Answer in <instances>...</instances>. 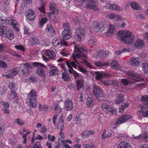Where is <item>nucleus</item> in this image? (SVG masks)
I'll use <instances>...</instances> for the list:
<instances>
[{"mask_svg":"<svg viewBox=\"0 0 148 148\" xmlns=\"http://www.w3.org/2000/svg\"><path fill=\"white\" fill-rule=\"evenodd\" d=\"M63 27L64 30L62 32V36L66 40H68L71 37V32L69 24L67 23H64Z\"/></svg>","mask_w":148,"mask_h":148,"instance_id":"423d86ee","label":"nucleus"},{"mask_svg":"<svg viewBox=\"0 0 148 148\" xmlns=\"http://www.w3.org/2000/svg\"><path fill=\"white\" fill-rule=\"evenodd\" d=\"M111 85L114 86H116L118 85V83L117 81L116 80H110Z\"/></svg>","mask_w":148,"mask_h":148,"instance_id":"774afa93","label":"nucleus"},{"mask_svg":"<svg viewBox=\"0 0 148 148\" xmlns=\"http://www.w3.org/2000/svg\"><path fill=\"white\" fill-rule=\"evenodd\" d=\"M6 22V18L5 17H0V24H3Z\"/></svg>","mask_w":148,"mask_h":148,"instance_id":"052dcab7","label":"nucleus"},{"mask_svg":"<svg viewBox=\"0 0 148 148\" xmlns=\"http://www.w3.org/2000/svg\"><path fill=\"white\" fill-rule=\"evenodd\" d=\"M94 133L92 130L84 131L82 134V136L84 138L88 137L90 135H93Z\"/></svg>","mask_w":148,"mask_h":148,"instance_id":"b1692460","label":"nucleus"},{"mask_svg":"<svg viewBox=\"0 0 148 148\" xmlns=\"http://www.w3.org/2000/svg\"><path fill=\"white\" fill-rule=\"evenodd\" d=\"M108 18L110 19L115 18L117 20H122V17L120 16L117 15L115 14L111 13L109 14L108 15Z\"/></svg>","mask_w":148,"mask_h":148,"instance_id":"cd10ccee","label":"nucleus"},{"mask_svg":"<svg viewBox=\"0 0 148 148\" xmlns=\"http://www.w3.org/2000/svg\"><path fill=\"white\" fill-rule=\"evenodd\" d=\"M89 45L90 46H93L95 45L96 43L95 40L93 39H90L89 40Z\"/></svg>","mask_w":148,"mask_h":148,"instance_id":"bf43d9fd","label":"nucleus"},{"mask_svg":"<svg viewBox=\"0 0 148 148\" xmlns=\"http://www.w3.org/2000/svg\"><path fill=\"white\" fill-rule=\"evenodd\" d=\"M79 70L83 73L87 75L88 74V71L80 66H78Z\"/></svg>","mask_w":148,"mask_h":148,"instance_id":"3c124183","label":"nucleus"},{"mask_svg":"<svg viewBox=\"0 0 148 148\" xmlns=\"http://www.w3.org/2000/svg\"><path fill=\"white\" fill-rule=\"evenodd\" d=\"M124 100V97L122 95H119L117 96V100L115 101L116 104H119L122 102Z\"/></svg>","mask_w":148,"mask_h":148,"instance_id":"72a5a7b5","label":"nucleus"},{"mask_svg":"<svg viewBox=\"0 0 148 148\" xmlns=\"http://www.w3.org/2000/svg\"><path fill=\"white\" fill-rule=\"evenodd\" d=\"M10 25H12L14 28L18 32L19 31V29L18 28V24L15 20L14 19H12L11 21Z\"/></svg>","mask_w":148,"mask_h":148,"instance_id":"c9c22d12","label":"nucleus"},{"mask_svg":"<svg viewBox=\"0 0 148 148\" xmlns=\"http://www.w3.org/2000/svg\"><path fill=\"white\" fill-rule=\"evenodd\" d=\"M45 54L50 59L53 58L56 56V54L54 51L50 49H46L45 52Z\"/></svg>","mask_w":148,"mask_h":148,"instance_id":"aec40b11","label":"nucleus"},{"mask_svg":"<svg viewBox=\"0 0 148 148\" xmlns=\"http://www.w3.org/2000/svg\"><path fill=\"white\" fill-rule=\"evenodd\" d=\"M86 104L87 106L89 107H92L93 106L94 103L92 98L90 97L88 98L87 100Z\"/></svg>","mask_w":148,"mask_h":148,"instance_id":"f704fd0d","label":"nucleus"},{"mask_svg":"<svg viewBox=\"0 0 148 148\" xmlns=\"http://www.w3.org/2000/svg\"><path fill=\"white\" fill-rule=\"evenodd\" d=\"M111 66L113 69H118L119 67V65L118 64L117 61L114 60L111 63Z\"/></svg>","mask_w":148,"mask_h":148,"instance_id":"37998d69","label":"nucleus"},{"mask_svg":"<svg viewBox=\"0 0 148 148\" xmlns=\"http://www.w3.org/2000/svg\"><path fill=\"white\" fill-rule=\"evenodd\" d=\"M102 83L106 86H109L111 85L110 80H106L103 81Z\"/></svg>","mask_w":148,"mask_h":148,"instance_id":"338daca9","label":"nucleus"},{"mask_svg":"<svg viewBox=\"0 0 148 148\" xmlns=\"http://www.w3.org/2000/svg\"><path fill=\"white\" fill-rule=\"evenodd\" d=\"M38 39L36 37H32L30 39V42L31 45H35L37 43H38Z\"/></svg>","mask_w":148,"mask_h":148,"instance_id":"58836bf2","label":"nucleus"},{"mask_svg":"<svg viewBox=\"0 0 148 148\" xmlns=\"http://www.w3.org/2000/svg\"><path fill=\"white\" fill-rule=\"evenodd\" d=\"M15 47L17 49H19L24 51L25 50V49L21 45H17L15 46Z\"/></svg>","mask_w":148,"mask_h":148,"instance_id":"0e129e2a","label":"nucleus"},{"mask_svg":"<svg viewBox=\"0 0 148 148\" xmlns=\"http://www.w3.org/2000/svg\"><path fill=\"white\" fill-rule=\"evenodd\" d=\"M46 31L51 33L52 36L54 35L55 34V31L50 24L47 25Z\"/></svg>","mask_w":148,"mask_h":148,"instance_id":"c756f323","label":"nucleus"},{"mask_svg":"<svg viewBox=\"0 0 148 148\" xmlns=\"http://www.w3.org/2000/svg\"><path fill=\"white\" fill-rule=\"evenodd\" d=\"M92 88L93 94L97 99L99 101L103 100L104 95L103 90L95 84H93Z\"/></svg>","mask_w":148,"mask_h":148,"instance_id":"39448f33","label":"nucleus"},{"mask_svg":"<svg viewBox=\"0 0 148 148\" xmlns=\"http://www.w3.org/2000/svg\"><path fill=\"white\" fill-rule=\"evenodd\" d=\"M138 112L142 113V115L144 117H148V110L143 111V110H141L138 111Z\"/></svg>","mask_w":148,"mask_h":148,"instance_id":"49530a36","label":"nucleus"},{"mask_svg":"<svg viewBox=\"0 0 148 148\" xmlns=\"http://www.w3.org/2000/svg\"><path fill=\"white\" fill-rule=\"evenodd\" d=\"M127 74L131 77H129L134 80L139 81L142 80L139 74L134 71H128L127 72Z\"/></svg>","mask_w":148,"mask_h":148,"instance_id":"9d476101","label":"nucleus"},{"mask_svg":"<svg viewBox=\"0 0 148 148\" xmlns=\"http://www.w3.org/2000/svg\"><path fill=\"white\" fill-rule=\"evenodd\" d=\"M95 74L96 75V78L97 79H99L104 77H106L112 76L111 74L108 73H104L99 71L95 72Z\"/></svg>","mask_w":148,"mask_h":148,"instance_id":"dca6fc26","label":"nucleus"},{"mask_svg":"<svg viewBox=\"0 0 148 148\" xmlns=\"http://www.w3.org/2000/svg\"><path fill=\"white\" fill-rule=\"evenodd\" d=\"M66 40L63 38V40H60L54 38L52 41L53 46L57 48H60L62 45L68 46L67 43L64 41Z\"/></svg>","mask_w":148,"mask_h":148,"instance_id":"9b49d317","label":"nucleus"},{"mask_svg":"<svg viewBox=\"0 0 148 148\" xmlns=\"http://www.w3.org/2000/svg\"><path fill=\"white\" fill-rule=\"evenodd\" d=\"M105 25V23L103 22L99 23L97 22H94L93 25L94 29L95 31H96V29H97L96 31L98 32H101L104 30Z\"/></svg>","mask_w":148,"mask_h":148,"instance_id":"1a4fd4ad","label":"nucleus"},{"mask_svg":"<svg viewBox=\"0 0 148 148\" xmlns=\"http://www.w3.org/2000/svg\"><path fill=\"white\" fill-rule=\"evenodd\" d=\"M134 45L136 48L139 49L144 46V43L143 40L138 39L135 41Z\"/></svg>","mask_w":148,"mask_h":148,"instance_id":"5701e85b","label":"nucleus"},{"mask_svg":"<svg viewBox=\"0 0 148 148\" xmlns=\"http://www.w3.org/2000/svg\"><path fill=\"white\" fill-rule=\"evenodd\" d=\"M14 122L17 123L20 125H23L24 124V122L22 120H21L19 119H17L14 120Z\"/></svg>","mask_w":148,"mask_h":148,"instance_id":"de8ad7c7","label":"nucleus"},{"mask_svg":"<svg viewBox=\"0 0 148 148\" xmlns=\"http://www.w3.org/2000/svg\"><path fill=\"white\" fill-rule=\"evenodd\" d=\"M135 138L139 139L140 140L146 139L148 138V136L147 135H143L142 136L141 135H139L137 137H134Z\"/></svg>","mask_w":148,"mask_h":148,"instance_id":"603ef678","label":"nucleus"},{"mask_svg":"<svg viewBox=\"0 0 148 148\" xmlns=\"http://www.w3.org/2000/svg\"><path fill=\"white\" fill-rule=\"evenodd\" d=\"M9 7V5L7 4L5 2L2 1L0 4V8L2 10H7Z\"/></svg>","mask_w":148,"mask_h":148,"instance_id":"c85d7f7f","label":"nucleus"},{"mask_svg":"<svg viewBox=\"0 0 148 148\" xmlns=\"http://www.w3.org/2000/svg\"><path fill=\"white\" fill-rule=\"evenodd\" d=\"M8 29L7 27L5 26L1 25L0 26V35H2L4 34L5 31H7Z\"/></svg>","mask_w":148,"mask_h":148,"instance_id":"a19ab883","label":"nucleus"},{"mask_svg":"<svg viewBox=\"0 0 148 148\" xmlns=\"http://www.w3.org/2000/svg\"><path fill=\"white\" fill-rule=\"evenodd\" d=\"M48 138L49 140L53 142L55 140L56 137L54 136H51L49 134Z\"/></svg>","mask_w":148,"mask_h":148,"instance_id":"e2e57ef3","label":"nucleus"},{"mask_svg":"<svg viewBox=\"0 0 148 148\" xmlns=\"http://www.w3.org/2000/svg\"><path fill=\"white\" fill-rule=\"evenodd\" d=\"M109 53V52L108 51H100L97 55V58L100 59H105L108 56Z\"/></svg>","mask_w":148,"mask_h":148,"instance_id":"f3484780","label":"nucleus"},{"mask_svg":"<svg viewBox=\"0 0 148 148\" xmlns=\"http://www.w3.org/2000/svg\"><path fill=\"white\" fill-rule=\"evenodd\" d=\"M47 19L45 18H42L40 21V25L41 26H42L44 25L46 23L47 21Z\"/></svg>","mask_w":148,"mask_h":148,"instance_id":"13d9d810","label":"nucleus"},{"mask_svg":"<svg viewBox=\"0 0 148 148\" xmlns=\"http://www.w3.org/2000/svg\"><path fill=\"white\" fill-rule=\"evenodd\" d=\"M142 66L143 71L145 73H148V62H143L142 63Z\"/></svg>","mask_w":148,"mask_h":148,"instance_id":"473e14b6","label":"nucleus"},{"mask_svg":"<svg viewBox=\"0 0 148 148\" xmlns=\"http://www.w3.org/2000/svg\"><path fill=\"white\" fill-rule=\"evenodd\" d=\"M86 47H83L79 45L77 46L76 45L75 47L74 51L76 53H82V54L77 53L75 55L74 53L72 54V57L75 60V61L79 64L78 62L76 60V58H80L82 57H85L86 55L85 54L83 53L86 52Z\"/></svg>","mask_w":148,"mask_h":148,"instance_id":"7ed1b4c3","label":"nucleus"},{"mask_svg":"<svg viewBox=\"0 0 148 148\" xmlns=\"http://www.w3.org/2000/svg\"><path fill=\"white\" fill-rule=\"evenodd\" d=\"M0 67L3 68H6L7 67V65L4 62L0 60Z\"/></svg>","mask_w":148,"mask_h":148,"instance_id":"864d4df0","label":"nucleus"},{"mask_svg":"<svg viewBox=\"0 0 148 148\" xmlns=\"http://www.w3.org/2000/svg\"><path fill=\"white\" fill-rule=\"evenodd\" d=\"M50 9L53 15H56L58 13V10L57 9L55 3H51L50 5Z\"/></svg>","mask_w":148,"mask_h":148,"instance_id":"412c9836","label":"nucleus"},{"mask_svg":"<svg viewBox=\"0 0 148 148\" xmlns=\"http://www.w3.org/2000/svg\"><path fill=\"white\" fill-rule=\"evenodd\" d=\"M86 7L88 9L93 10L95 11L99 10V8L97 4L96 0H88Z\"/></svg>","mask_w":148,"mask_h":148,"instance_id":"6e6552de","label":"nucleus"},{"mask_svg":"<svg viewBox=\"0 0 148 148\" xmlns=\"http://www.w3.org/2000/svg\"><path fill=\"white\" fill-rule=\"evenodd\" d=\"M130 6L134 10H140L141 8V7L138 3L135 1L131 3Z\"/></svg>","mask_w":148,"mask_h":148,"instance_id":"a878e982","label":"nucleus"},{"mask_svg":"<svg viewBox=\"0 0 148 148\" xmlns=\"http://www.w3.org/2000/svg\"><path fill=\"white\" fill-rule=\"evenodd\" d=\"M33 11L32 10H29L27 11V13L26 14L27 18L30 21H33L36 17Z\"/></svg>","mask_w":148,"mask_h":148,"instance_id":"a211bd4d","label":"nucleus"},{"mask_svg":"<svg viewBox=\"0 0 148 148\" xmlns=\"http://www.w3.org/2000/svg\"><path fill=\"white\" fill-rule=\"evenodd\" d=\"M62 78L64 81L66 82H68L71 80L69 74L66 72H64L62 73Z\"/></svg>","mask_w":148,"mask_h":148,"instance_id":"7c9ffc66","label":"nucleus"},{"mask_svg":"<svg viewBox=\"0 0 148 148\" xmlns=\"http://www.w3.org/2000/svg\"><path fill=\"white\" fill-rule=\"evenodd\" d=\"M32 65L34 67L38 68L36 70V73L40 76L42 79H45L46 77V72L43 69L46 67V66L38 62L33 63Z\"/></svg>","mask_w":148,"mask_h":148,"instance_id":"20e7f679","label":"nucleus"},{"mask_svg":"<svg viewBox=\"0 0 148 148\" xmlns=\"http://www.w3.org/2000/svg\"><path fill=\"white\" fill-rule=\"evenodd\" d=\"M139 59L138 58H132L130 63V64L133 66H138L139 65Z\"/></svg>","mask_w":148,"mask_h":148,"instance_id":"393cba45","label":"nucleus"},{"mask_svg":"<svg viewBox=\"0 0 148 148\" xmlns=\"http://www.w3.org/2000/svg\"><path fill=\"white\" fill-rule=\"evenodd\" d=\"M64 110L67 111L72 110L74 107L72 101L70 100H67L65 101Z\"/></svg>","mask_w":148,"mask_h":148,"instance_id":"4468645a","label":"nucleus"},{"mask_svg":"<svg viewBox=\"0 0 148 148\" xmlns=\"http://www.w3.org/2000/svg\"><path fill=\"white\" fill-rule=\"evenodd\" d=\"M17 72L15 69H13L9 71V74L13 77L15 76L17 73Z\"/></svg>","mask_w":148,"mask_h":148,"instance_id":"5fc2aeb1","label":"nucleus"},{"mask_svg":"<svg viewBox=\"0 0 148 148\" xmlns=\"http://www.w3.org/2000/svg\"><path fill=\"white\" fill-rule=\"evenodd\" d=\"M54 110L56 113H60L62 111V108L60 107V105L58 104H55L54 105Z\"/></svg>","mask_w":148,"mask_h":148,"instance_id":"ea45409f","label":"nucleus"},{"mask_svg":"<svg viewBox=\"0 0 148 148\" xmlns=\"http://www.w3.org/2000/svg\"><path fill=\"white\" fill-rule=\"evenodd\" d=\"M131 117V116L130 115L128 114L123 115L116 120L115 122V125H117L121 124L130 119Z\"/></svg>","mask_w":148,"mask_h":148,"instance_id":"ddd939ff","label":"nucleus"},{"mask_svg":"<svg viewBox=\"0 0 148 148\" xmlns=\"http://www.w3.org/2000/svg\"><path fill=\"white\" fill-rule=\"evenodd\" d=\"M32 66L29 63H26L24 64L23 69L29 71L28 69H32Z\"/></svg>","mask_w":148,"mask_h":148,"instance_id":"a18cd8bd","label":"nucleus"},{"mask_svg":"<svg viewBox=\"0 0 148 148\" xmlns=\"http://www.w3.org/2000/svg\"><path fill=\"white\" fill-rule=\"evenodd\" d=\"M117 148H132V147L129 143L122 141L117 145Z\"/></svg>","mask_w":148,"mask_h":148,"instance_id":"4be33fe9","label":"nucleus"},{"mask_svg":"<svg viewBox=\"0 0 148 148\" xmlns=\"http://www.w3.org/2000/svg\"><path fill=\"white\" fill-rule=\"evenodd\" d=\"M106 110V111H105V112L110 115L114 114L115 112V111L113 108L111 107L110 106H109V107Z\"/></svg>","mask_w":148,"mask_h":148,"instance_id":"e433bc0d","label":"nucleus"},{"mask_svg":"<svg viewBox=\"0 0 148 148\" xmlns=\"http://www.w3.org/2000/svg\"><path fill=\"white\" fill-rule=\"evenodd\" d=\"M141 101L145 104L148 105V97L143 96L141 98Z\"/></svg>","mask_w":148,"mask_h":148,"instance_id":"c03bdc74","label":"nucleus"},{"mask_svg":"<svg viewBox=\"0 0 148 148\" xmlns=\"http://www.w3.org/2000/svg\"><path fill=\"white\" fill-rule=\"evenodd\" d=\"M9 98L12 101H13L14 99H15L13 102L14 103H17L18 102V98L16 92L12 90L11 93L10 94Z\"/></svg>","mask_w":148,"mask_h":148,"instance_id":"6ab92c4d","label":"nucleus"},{"mask_svg":"<svg viewBox=\"0 0 148 148\" xmlns=\"http://www.w3.org/2000/svg\"><path fill=\"white\" fill-rule=\"evenodd\" d=\"M66 63L67 65L69 68L68 70L69 72L73 75L75 79H76L77 77L79 76V74L73 69V67L71 66L72 65L74 68L77 67V65L75 62V61L71 62L69 61H66Z\"/></svg>","mask_w":148,"mask_h":148,"instance_id":"0eeeda50","label":"nucleus"},{"mask_svg":"<svg viewBox=\"0 0 148 148\" xmlns=\"http://www.w3.org/2000/svg\"><path fill=\"white\" fill-rule=\"evenodd\" d=\"M95 64L97 66H102L107 65L108 64L106 63H102L100 62H95Z\"/></svg>","mask_w":148,"mask_h":148,"instance_id":"4d7b16f0","label":"nucleus"},{"mask_svg":"<svg viewBox=\"0 0 148 148\" xmlns=\"http://www.w3.org/2000/svg\"><path fill=\"white\" fill-rule=\"evenodd\" d=\"M59 71L56 68L50 70L49 71L50 75L55 76L58 74Z\"/></svg>","mask_w":148,"mask_h":148,"instance_id":"4c0bfd02","label":"nucleus"},{"mask_svg":"<svg viewBox=\"0 0 148 148\" xmlns=\"http://www.w3.org/2000/svg\"><path fill=\"white\" fill-rule=\"evenodd\" d=\"M77 90L82 88L84 86L83 80L81 79L77 82Z\"/></svg>","mask_w":148,"mask_h":148,"instance_id":"2f4dec72","label":"nucleus"},{"mask_svg":"<svg viewBox=\"0 0 148 148\" xmlns=\"http://www.w3.org/2000/svg\"><path fill=\"white\" fill-rule=\"evenodd\" d=\"M82 62L85 65L88 66L90 69L93 68V67L90 65V63L86 60H84Z\"/></svg>","mask_w":148,"mask_h":148,"instance_id":"6e6d98bb","label":"nucleus"},{"mask_svg":"<svg viewBox=\"0 0 148 148\" xmlns=\"http://www.w3.org/2000/svg\"><path fill=\"white\" fill-rule=\"evenodd\" d=\"M9 88L12 90H14L15 87V83H14L10 82L8 85Z\"/></svg>","mask_w":148,"mask_h":148,"instance_id":"8fccbe9b","label":"nucleus"},{"mask_svg":"<svg viewBox=\"0 0 148 148\" xmlns=\"http://www.w3.org/2000/svg\"><path fill=\"white\" fill-rule=\"evenodd\" d=\"M121 81L122 83L125 85H127L129 83V81L127 79H122Z\"/></svg>","mask_w":148,"mask_h":148,"instance_id":"680f3d73","label":"nucleus"},{"mask_svg":"<svg viewBox=\"0 0 148 148\" xmlns=\"http://www.w3.org/2000/svg\"><path fill=\"white\" fill-rule=\"evenodd\" d=\"M0 93L2 95H4L5 93V90L3 86H0Z\"/></svg>","mask_w":148,"mask_h":148,"instance_id":"69168bd1","label":"nucleus"},{"mask_svg":"<svg viewBox=\"0 0 148 148\" xmlns=\"http://www.w3.org/2000/svg\"><path fill=\"white\" fill-rule=\"evenodd\" d=\"M36 95V91L33 89L28 95V98L26 100V103L29 107L36 108L37 106V103L35 100Z\"/></svg>","mask_w":148,"mask_h":148,"instance_id":"f03ea898","label":"nucleus"},{"mask_svg":"<svg viewBox=\"0 0 148 148\" xmlns=\"http://www.w3.org/2000/svg\"><path fill=\"white\" fill-rule=\"evenodd\" d=\"M75 34L77 38V40L79 41H80L83 38L86 34L85 30L82 27H79L76 30Z\"/></svg>","mask_w":148,"mask_h":148,"instance_id":"f8f14e48","label":"nucleus"},{"mask_svg":"<svg viewBox=\"0 0 148 148\" xmlns=\"http://www.w3.org/2000/svg\"><path fill=\"white\" fill-rule=\"evenodd\" d=\"M116 32V29L115 27L111 25H110L109 30L108 32L110 34H113Z\"/></svg>","mask_w":148,"mask_h":148,"instance_id":"79ce46f5","label":"nucleus"},{"mask_svg":"<svg viewBox=\"0 0 148 148\" xmlns=\"http://www.w3.org/2000/svg\"><path fill=\"white\" fill-rule=\"evenodd\" d=\"M110 105H109L107 103H103L101 104V108L105 112L106 111V110L109 107Z\"/></svg>","mask_w":148,"mask_h":148,"instance_id":"09e8293b","label":"nucleus"},{"mask_svg":"<svg viewBox=\"0 0 148 148\" xmlns=\"http://www.w3.org/2000/svg\"><path fill=\"white\" fill-rule=\"evenodd\" d=\"M105 7L106 9L120 11L121 10V7L118 5L114 4L108 3Z\"/></svg>","mask_w":148,"mask_h":148,"instance_id":"2eb2a0df","label":"nucleus"},{"mask_svg":"<svg viewBox=\"0 0 148 148\" xmlns=\"http://www.w3.org/2000/svg\"><path fill=\"white\" fill-rule=\"evenodd\" d=\"M5 35L6 38L10 40L12 39L14 36V33L11 30H7L6 32Z\"/></svg>","mask_w":148,"mask_h":148,"instance_id":"bb28decb","label":"nucleus"},{"mask_svg":"<svg viewBox=\"0 0 148 148\" xmlns=\"http://www.w3.org/2000/svg\"><path fill=\"white\" fill-rule=\"evenodd\" d=\"M121 42L126 44H131L134 38V36L131 32L127 30L119 31L118 33Z\"/></svg>","mask_w":148,"mask_h":148,"instance_id":"f257e3e1","label":"nucleus"}]
</instances>
